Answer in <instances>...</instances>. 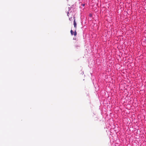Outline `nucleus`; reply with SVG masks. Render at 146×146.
<instances>
[{
  "instance_id": "obj_1",
  "label": "nucleus",
  "mask_w": 146,
  "mask_h": 146,
  "mask_svg": "<svg viewBox=\"0 0 146 146\" xmlns=\"http://www.w3.org/2000/svg\"><path fill=\"white\" fill-rule=\"evenodd\" d=\"M70 33L71 35H74V36H76L77 35V32L75 30L74 32L73 31L71 30L70 31Z\"/></svg>"
},
{
  "instance_id": "obj_2",
  "label": "nucleus",
  "mask_w": 146,
  "mask_h": 146,
  "mask_svg": "<svg viewBox=\"0 0 146 146\" xmlns=\"http://www.w3.org/2000/svg\"><path fill=\"white\" fill-rule=\"evenodd\" d=\"M74 27L76 29V23L75 22V19H74Z\"/></svg>"
},
{
  "instance_id": "obj_3",
  "label": "nucleus",
  "mask_w": 146,
  "mask_h": 146,
  "mask_svg": "<svg viewBox=\"0 0 146 146\" xmlns=\"http://www.w3.org/2000/svg\"><path fill=\"white\" fill-rule=\"evenodd\" d=\"M69 20L70 21H71L72 20V17H71L69 18Z\"/></svg>"
},
{
  "instance_id": "obj_4",
  "label": "nucleus",
  "mask_w": 146,
  "mask_h": 146,
  "mask_svg": "<svg viewBox=\"0 0 146 146\" xmlns=\"http://www.w3.org/2000/svg\"><path fill=\"white\" fill-rule=\"evenodd\" d=\"M81 5L83 7H84L85 6V4H82Z\"/></svg>"
},
{
  "instance_id": "obj_5",
  "label": "nucleus",
  "mask_w": 146,
  "mask_h": 146,
  "mask_svg": "<svg viewBox=\"0 0 146 146\" xmlns=\"http://www.w3.org/2000/svg\"><path fill=\"white\" fill-rule=\"evenodd\" d=\"M68 14H69V12H68H68H67V16H69V15Z\"/></svg>"
},
{
  "instance_id": "obj_6",
  "label": "nucleus",
  "mask_w": 146,
  "mask_h": 146,
  "mask_svg": "<svg viewBox=\"0 0 146 146\" xmlns=\"http://www.w3.org/2000/svg\"><path fill=\"white\" fill-rule=\"evenodd\" d=\"M89 16L90 17H91L92 16V15L91 14H90L89 15Z\"/></svg>"
},
{
  "instance_id": "obj_7",
  "label": "nucleus",
  "mask_w": 146,
  "mask_h": 146,
  "mask_svg": "<svg viewBox=\"0 0 146 146\" xmlns=\"http://www.w3.org/2000/svg\"><path fill=\"white\" fill-rule=\"evenodd\" d=\"M70 8V7H69V9Z\"/></svg>"
}]
</instances>
